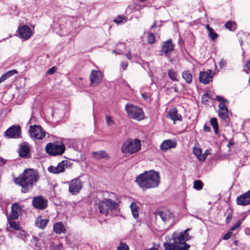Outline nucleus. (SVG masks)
<instances>
[{
    "instance_id": "f257e3e1",
    "label": "nucleus",
    "mask_w": 250,
    "mask_h": 250,
    "mask_svg": "<svg viewBox=\"0 0 250 250\" xmlns=\"http://www.w3.org/2000/svg\"><path fill=\"white\" fill-rule=\"evenodd\" d=\"M39 179L38 172L33 168H28L14 180L16 184L21 187V192L27 193L31 190L33 186Z\"/></svg>"
},
{
    "instance_id": "f03ea898",
    "label": "nucleus",
    "mask_w": 250,
    "mask_h": 250,
    "mask_svg": "<svg viewBox=\"0 0 250 250\" xmlns=\"http://www.w3.org/2000/svg\"><path fill=\"white\" fill-rule=\"evenodd\" d=\"M136 183L144 191L158 187L160 182L158 172L153 170L146 171L139 175L135 180Z\"/></svg>"
},
{
    "instance_id": "7ed1b4c3",
    "label": "nucleus",
    "mask_w": 250,
    "mask_h": 250,
    "mask_svg": "<svg viewBox=\"0 0 250 250\" xmlns=\"http://www.w3.org/2000/svg\"><path fill=\"white\" fill-rule=\"evenodd\" d=\"M190 238L188 235L184 236L182 233H174L172 236L173 243L165 242L163 246L165 250H188L189 246L186 242Z\"/></svg>"
},
{
    "instance_id": "20e7f679",
    "label": "nucleus",
    "mask_w": 250,
    "mask_h": 250,
    "mask_svg": "<svg viewBox=\"0 0 250 250\" xmlns=\"http://www.w3.org/2000/svg\"><path fill=\"white\" fill-rule=\"evenodd\" d=\"M141 144L137 139H128L124 142L121 147V152L124 154H133L141 149Z\"/></svg>"
},
{
    "instance_id": "39448f33",
    "label": "nucleus",
    "mask_w": 250,
    "mask_h": 250,
    "mask_svg": "<svg viewBox=\"0 0 250 250\" xmlns=\"http://www.w3.org/2000/svg\"><path fill=\"white\" fill-rule=\"evenodd\" d=\"M125 110L128 116L136 121H141L144 119V113L142 108L127 103L125 105Z\"/></svg>"
},
{
    "instance_id": "423d86ee",
    "label": "nucleus",
    "mask_w": 250,
    "mask_h": 250,
    "mask_svg": "<svg viewBox=\"0 0 250 250\" xmlns=\"http://www.w3.org/2000/svg\"><path fill=\"white\" fill-rule=\"evenodd\" d=\"M117 206V204L110 199H104L102 201H100L98 204V208L100 212L107 216L110 211L115 209Z\"/></svg>"
},
{
    "instance_id": "0eeeda50",
    "label": "nucleus",
    "mask_w": 250,
    "mask_h": 250,
    "mask_svg": "<svg viewBox=\"0 0 250 250\" xmlns=\"http://www.w3.org/2000/svg\"><path fill=\"white\" fill-rule=\"evenodd\" d=\"M46 152L50 155L56 156L62 155L65 150V146L63 144L48 143L45 147Z\"/></svg>"
},
{
    "instance_id": "6e6552de",
    "label": "nucleus",
    "mask_w": 250,
    "mask_h": 250,
    "mask_svg": "<svg viewBox=\"0 0 250 250\" xmlns=\"http://www.w3.org/2000/svg\"><path fill=\"white\" fill-rule=\"evenodd\" d=\"M216 99L220 102L218 105L219 117L223 119L228 118L229 117V110L226 105L228 103V100L221 96H216Z\"/></svg>"
},
{
    "instance_id": "1a4fd4ad",
    "label": "nucleus",
    "mask_w": 250,
    "mask_h": 250,
    "mask_svg": "<svg viewBox=\"0 0 250 250\" xmlns=\"http://www.w3.org/2000/svg\"><path fill=\"white\" fill-rule=\"evenodd\" d=\"M30 137L36 140H42L45 136L46 132L38 125H30L29 129Z\"/></svg>"
},
{
    "instance_id": "9d476101",
    "label": "nucleus",
    "mask_w": 250,
    "mask_h": 250,
    "mask_svg": "<svg viewBox=\"0 0 250 250\" xmlns=\"http://www.w3.org/2000/svg\"><path fill=\"white\" fill-rule=\"evenodd\" d=\"M67 183L69 192L72 195L78 194L82 188V184L79 178H75Z\"/></svg>"
},
{
    "instance_id": "9b49d317",
    "label": "nucleus",
    "mask_w": 250,
    "mask_h": 250,
    "mask_svg": "<svg viewBox=\"0 0 250 250\" xmlns=\"http://www.w3.org/2000/svg\"><path fill=\"white\" fill-rule=\"evenodd\" d=\"M68 162L67 160H63L58 163L56 167L50 166L48 168V171L53 174H59L63 172L66 168L67 167Z\"/></svg>"
},
{
    "instance_id": "f8f14e48",
    "label": "nucleus",
    "mask_w": 250,
    "mask_h": 250,
    "mask_svg": "<svg viewBox=\"0 0 250 250\" xmlns=\"http://www.w3.org/2000/svg\"><path fill=\"white\" fill-rule=\"evenodd\" d=\"M47 200L42 196L35 197L32 200L33 206L39 209L45 208L47 206Z\"/></svg>"
},
{
    "instance_id": "ddd939ff",
    "label": "nucleus",
    "mask_w": 250,
    "mask_h": 250,
    "mask_svg": "<svg viewBox=\"0 0 250 250\" xmlns=\"http://www.w3.org/2000/svg\"><path fill=\"white\" fill-rule=\"evenodd\" d=\"M158 214L165 223H170L173 222L175 215L171 211L168 209H164L159 211Z\"/></svg>"
},
{
    "instance_id": "4468645a",
    "label": "nucleus",
    "mask_w": 250,
    "mask_h": 250,
    "mask_svg": "<svg viewBox=\"0 0 250 250\" xmlns=\"http://www.w3.org/2000/svg\"><path fill=\"white\" fill-rule=\"evenodd\" d=\"M5 133L8 138H18L21 135V127L19 125L12 126L5 131Z\"/></svg>"
},
{
    "instance_id": "2eb2a0df",
    "label": "nucleus",
    "mask_w": 250,
    "mask_h": 250,
    "mask_svg": "<svg viewBox=\"0 0 250 250\" xmlns=\"http://www.w3.org/2000/svg\"><path fill=\"white\" fill-rule=\"evenodd\" d=\"M237 205L243 206L250 204V189L236 198Z\"/></svg>"
},
{
    "instance_id": "dca6fc26",
    "label": "nucleus",
    "mask_w": 250,
    "mask_h": 250,
    "mask_svg": "<svg viewBox=\"0 0 250 250\" xmlns=\"http://www.w3.org/2000/svg\"><path fill=\"white\" fill-rule=\"evenodd\" d=\"M212 70H208L206 72H200L199 78L201 83L206 84L212 81Z\"/></svg>"
},
{
    "instance_id": "f3484780",
    "label": "nucleus",
    "mask_w": 250,
    "mask_h": 250,
    "mask_svg": "<svg viewBox=\"0 0 250 250\" xmlns=\"http://www.w3.org/2000/svg\"><path fill=\"white\" fill-rule=\"evenodd\" d=\"M91 85L95 86L99 83L102 79V73L100 71L92 70L90 76Z\"/></svg>"
},
{
    "instance_id": "a211bd4d",
    "label": "nucleus",
    "mask_w": 250,
    "mask_h": 250,
    "mask_svg": "<svg viewBox=\"0 0 250 250\" xmlns=\"http://www.w3.org/2000/svg\"><path fill=\"white\" fill-rule=\"evenodd\" d=\"M18 32L20 36V37L25 40L29 39L32 35L30 28L26 25H23L21 27H19L18 30Z\"/></svg>"
},
{
    "instance_id": "6ab92c4d",
    "label": "nucleus",
    "mask_w": 250,
    "mask_h": 250,
    "mask_svg": "<svg viewBox=\"0 0 250 250\" xmlns=\"http://www.w3.org/2000/svg\"><path fill=\"white\" fill-rule=\"evenodd\" d=\"M21 210V207L18 203L13 204L11 207L10 218L12 220L18 219Z\"/></svg>"
},
{
    "instance_id": "aec40b11",
    "label": "nucleus",
    "mask_w": 250,
    "mask_h": 250,
    "mask_svg": "<svg viewBox=\"0 0 250 250\" xmlns=\"http://www.w3.org/2000/svg\"><path fill=\"white\" fill-rule=\"evenodd\" d=\"M176 146V143L171 140H167L163 142L160 145V148L163 152L172 148H175Z\"/></svg>"
},
{
    "instance_id": "412c9836",
    "label": "nucleus",
    "mask_w": 250,
    "mask_h": 250,
    "mask_svg": "<svg viewBox=\"0 0 250 250\" xmlns=\"http://www.w3.org/2000/svg\"><path fill=\"white\" fill-rule=\"evenodd\" d=\"M19 154L22 158H28L30 157V147L28 144L21 146L19 150Z\"/></svg>"
},
{
    "instance_id": "4be33fe9",
    "label": "nucleus",
    "mask_w": 250,
    "mask_h": 250,
    "mask_svg": "<svg viewBox=\"0 0 250 250\" xmlns=\"http://www.w3.org/2000/svg\"><path fill=\"white\" fill-rule=\"evenodd\" d=\"M167 117L173 120L174 124L175 123V121H182V116L178 113L177 110L175 108L169 110Z\"/></svg>"
},
{
    "instance_id": "5701e85b",
    "label": "nucleus",
    "mask_w": 250,
    "mask_h": 250,
    "mask_svg": "<svg viewBox=\"0 0 250 250\" xmlns=\"http://www.w3.org/2000/svg\"><path fill=\"white\" fill-rule=\"evenodd\" d=\"M173 49V45L171 40H168L165 42L162 46V51L167 55L168 52H171Z\"/></svg>"
},
{
    "instance_id": "b1692460",
    "label": "nucleus",
    "mask_w": 250,
    "mask_h": 250,
    "mask_svg": "<svg viewBox=\"0 0 250 250\" xmlns=\"http://www.w3.org/2000/svg\"><path fill=\"white\" fill-rule=\"evenodd\" d=\"M48 221V219H43L42 216H39L36 219L35 224L38 228L41 229H44Z\"/></svg>"
},
{
    "instance_id": "393cba45",
    "label": "nucleus",
    "mask_w": 250,
    "mask_h": 250,
    "mask_svg": "<svg viewBox=\"0 0 250 250\" xmlns=\"http://www.w3.org/2000/svg\"><path fill=\"white\" fill-rule=\"evenodd\" d=\"M92 155L94 158L96 159L108 158L107 153L104 150H100L93 152Z\"/></svg>"
},
{
    "instance_id": "a878e982",
    "label": "nucleus",
    "mask_w": 250,
    "mask_h": 250,
    "mask_svg": "<svg viewBox=\"0 0 250 250\" xmlns=\"http://www.w3.org/2000/svg\"><path fill=\"white\" fill-rule=\"evenodd\" d=\"M193 153L198 158L199 160L201 161H204L206 158V155L201 154L202 150L199 147H193Z\"/></svg>"
},
{
    "instance_id": "bb28decb",
    "label": "nucleus",
    "mask_w": 250,
    "mask_h": 250,
    "mask_svg": "<svg viewBox=\"0 0 250 250\" xmlns=\"http://www.w3.org/2000/svg\"><path fill=\"white\" fill-rule=\"evenodd\" d=\"M53 230L57 234H61L64 232L65 227L62 223L58 222L54 224Z\"/></svg>"
},
{
    "instance_id": "cd10ccee",
    "label": "nucleus",
    "mask_w": 250,
    "mask_h": 250,
    "mask_svg": "<svg viewBox=\"0 0 250 250\" xmlns=\"http://www.w3.org/2000/svg\"><path fill=\"white\" fill-rule=\"evenodd\" d=\"M206 28L208 30V36L212 41H214L218 37V34L214 32L213 28L210 27L208 24L206 25Z\"/></svg>"
},
{
    "instance_id": "c85d7f7f",
    "label": "nucleus",
    "mask_w": 250,
    "mask_h": 250,
    "mask_svg": "<svg viewBox=\"0 0 250 250\" xmlns=\"http://www.w3.org/2000/svg\"><path fill=\"white\" fill-rule=\"evenodd\" d=\"M132 214L134 218H137L138 217V207L135 202H132L130 206Z\"/></svg>"
},
{
    "instance_id": "c756f323",
    "label": "nucleus",
    "mask_w": 250,
    "mask_h": 250,
    "mask_svg": "<svg viewBox=\"0 0 250 250\" xmlns=\"http://www.w3.org/2000/svg\"><path fill=\"white\" fill-rule=\"evenodd\" d=\"M183 78L188 83H190L192 81V75L188 71H185L182 74Z\"/></svg>"
},
{
    "instance_id": "7c9ffc66",
    "label": "nucleus",
    "mask_w": 250,
    "mask_h": 250,
    "mask_svg": "<svg viewBox=\"0 0 250 250\" xmlns=\"http://www.w3.org/2000/svg\"><path fill=\"white\" fill-rule=\"evenodd\" d=\"M210 124L214 128V131L216 134L218 133V125L217 121V119L215 118H212L210 119Z\"/></svg>"
},
{
    "instance_id": "2f4dec72",
    "label": "nucleus",
    "mask_w": 250,
    "mask_h": 250,
    "mask_svg": "<svg viewBox=\"0 0 250 250\" xmlns=\"http://www.w3.org/2000/svg\"><path fill=\"white\" fill-rule=\"evenodd\" d=\"M126 21L125 18L123 16H118L114 20V21L117 24L124 23Z\"/></svg>"
},
{
    "instance_id": "473e14b6",
    "label": "nucleus",
    "mask_w": 250,
    "mask_h": 250,
    "mask_svg": "<svg viewBox=\"0 0 250 250\" xmlns=\"http://www.w3.org/2000/svg\"><path fill=\"white\" fill-rule=\"evenodd\" d=\"M203 184L200 180H196L194 182L193 188L194 189L200 190L203 188Z\"/></svg>"
},
{
    "instance_id": "72a5a7b5",
    "label": "nucleus",
    "mask_w": 250,
    "mask_h": 250,
    "mask_svg": "<svg viewBox=\"0 0 250 250\" xmlns=\"http://www.w3.org/2000/svg\"><path fill=\"white\" fill-rule=\"evenodd\" d=\"M155 37L154 35L151 32L147 33V42L149 44H153L155 42Z\"/></svg>"
},
{
    "instance_id": "f704fd0d",
    "label": "nucleus",
    "mask_w": 250,
    "mask_h": 250,
    "mask_svg": "<svg viewBox=\"0 0 250 250\" xmlns=\"http://www.w3.org/2000/svg\"><path fill=\"white\" fill-rule=\"evenodd\" d=\"M168 74L169 78L173 81H177V74L172 69L168 70Z\"/></svg>"
},
{
    "instance_id": "c9c22d12",
    "label": "nucleus",
    "mask_w": 250,
    "mask_h": 250,
    "mask_svg": "<svg viewBox=\"0 0 250 250\" xmlns=\"http://www.w3.org/2000/svg\"><path fill=\"white\" fill-rule=\"evenodd\" d=\"M225 27L229 30H234L236 28V24L231 21H228L225 24Z\"/></svg>"
},
{
    "instance_id": "e433bc0d",
    "label": "nucleus",
    "mask_w": 250,
    "mask_h": 250,
    "mask_svg": "<svg viewBox=\"0 0 250 250\" xmlns=\"http://www.w3.org/2000/svg\"><path fill=\"white\" fill-rule=\"evenodd\" d=\"M8 220L9 221L10 227L11 228H13L15 230H18L20 229V226L18 223L16 222L11 221L10 218H8Z\"/></svg>"
},
{
    "instance_id": "4c0bfd02",
    "label": "nucleus",
    "mask_w": 250,
    "mask_h": 250,
    "mask_svg": "<svg viewBox=\"0 0 250 250\" xmlns=\"http://www.w3.org/2000/svg\"><path fill=\"white\" fill-rule=\"evenodd\" d=\"M117 250H129L128 246L126 244L121 243Z\"/></svg>"
},
{
    "instance_id": "58836bf2",
    "label": "nucleus",
    "mask_w": 250,
    "mask_h": 250,
    "mask_svg": "<svg viewBox=\"0 0 250 250\" xmlns=\"http://www.w3.org/2000/svg\"><path fill=\"white\" fill-rule=\"evenodd\" d=\"M242 220H238L235 224H234L231 228H230V231H232L234 230H235L236 229L238 228L240 225L242 224Z\"/></svg>"
},
{
    "instance_id": "ea45409f",
    "label": "nucleus",
    "mask_w": 250,
    "mask_h": 250,
    "mask_svg": "<svg viewBox=\"0 0 250 250\" xmlns=\"http://www.w3.org/2000/svg\"><path fill=\"white\" fill-rule=\"evenodd\" d=\"M51 249H54L56 250H60L62 249V244H59V245L54 246V243H52L51 244Z\"/></svg>"
},
{
    "instance_id": "a19ab883",
    "label": "nucleus",
    "mask_w": 250,
    "mask_h": 250,
    "mask_svg": "<svg viewBox=\"0 0 250 250\" xmlns=\"http://www.w3.org/2000/svg\"><path fill=\"white\" fill-rule=\"evenodd\" d=\"M16 73H17V71L15 69H13V70H9V71H7L5 73V74L7 76V77L9 78L11 76L14 75V74H15Z\"/></svg>"
},
{
    "instance_id": "79ce46f5",
    "label": "nucleus",
    "mask_w": 250,
    "mask_h": 250,
    "mask_svg": "<svg viewBox=\"0 0 250 250\" xmlns=\"http://www.w3.org/2000/svg\"><path fill=\"white\" fill-rule=\"evenodd\" d=\"M208 93L204 94L202 97V103L206 104V103L208 102Z\"/></svg>"
},
{
    "instance_id": "37998d69",
    "label": "nucleus",
    "mask_w": 250,
    "mask_h": 250,
    "mask_svg": "<svg viewBox=\"0 0 250 250\" xmlns=\"http://www.w3.org/2000/svg\"><path fill=\"white\" fill-rule=\"evenodd\" d=\"M226 64L227 62L223 59H221L218 63L219 67L221 69L226 66Z\"/></svg>"
},
{
    "instance_id": "c03bdc74",
    "label": "nucleus",
    "mask_w": 250,
    "mask_h": 250,
    "mask_svg": "<svg viewBox=\"0 0 250 250\" xmlns=\"http://www.w3.org/2000/svg\"><path fill=\"white\" fill-rule=\"evenodd\" d=\"M106 122L108 125H111L113 124V121L109 116H106L105 118Z\"/></svg>"
},
{
    "instance_id": "a18cd8bd",
    "label": "nucleus",
    "mask_w": 250,
    "mask_h": 250,
    "mask_svg": "<svg viewBox=\"0 0 250 250\" xmlns=\"http://www.w3.org/2000/svg\"><path fill=\"white\" fill-rule=\"evenodd\" d=\"M232 232L231 231H229L228 233H227L223 237L224 240H228L229 239L231 236Z\"/></svg>"
},
{
    "instance_id": "49530a36",
    "label": "nucleus",
    "mask_w": 250,
    "mask_h": 250,
    "mask_svg": "<svg viewBox=\"0 0 250 250\" xmlns=\"http://www.w3.org/2000/svg\"><path fill=\"white\" fill-rule=\"evenodd\" d=\"M56 68L55 67H52L51 68H49L47 71V73L49 74H53L56 71Z\"/></svg>"
},
{
    "instance_id": "de8ad7c7",
    "label": "nucleus",
    "mask_w": 250,
    "mask_h": 250,
    "mask_svg": "<svg viewBox=\"0 0 250 250\" xmlns=\"http://www.w3.org/2000/svg\"><path fill=\"white\" fill-rule=\"evenodd\" d=\"M128 65V64L127 62H122L121 63V67H122V68L124 69V70H125L127 66Z\"/></svg>"
},
{
    "instance_id": "09e8293b",
    "label": "nucleus",
    "mask_w": 250,
    "mask_h": 250,
    "mask_svg": "<svg viewBox=\"0 0 250 250\" xmlns=\"http://www.w3.org/2000/svg\"><path fill=\"white\" fill-rule=\"evenodd\" d=\"M8 78L7 77V76L6 75L5 73L3 74L1 77L0 78V80L1 81V82H3L5 80H6L7 79H8Z\"/></svg>"
},
{
    "instance_id": "8fccbe9b",
    "label": "nucleus",
    "mask_w": 250,
    "mask_h": 250,
    "mask_svg": "<svg viewBox=\"0 0 250 250\" xmlns=\"http://www.w3.org/2000/svg\"><path fill=\"white\" fill-rule=\"evenodd\" d=\"M245 66L247 68V69L250 71V59L246 62Z\"/></svg>"
},
{
    "instance_id": "3c124183",
    "label": "nucleus",
    "mask_w": 250,
    "mask_h": 250,
    "mask_svg": "<svg viewBox=\"0 0 250 250\" xmlns=\"http://www.w3.org/2000/svg\"><path fill=\"white\" fill-rule=\"evenodd\" d=\"M204 129L206 132H209L210 131V127L206 125H205L204 126Z\"/></svg>"
},
{
    "instance_id": "603ef678",
    "label": "nucleus",
    "mask_w": 250,
    "mask_h": 250,
    "mask_svg": "<svg viewBox=\"0 0 250 250\" xmlns=\"http://www.w3.org/2000/svg\"><path fill=\"white\" fill-rule=\"evenodd\" d=\"M189 230V228H188V229H186L184 231V232H181V233L183 234V235H184V236H186V235H188V236H189V234L188 233V231Z\"/></svg>"
},
{
    "instance_id": "864d4df0",
    "label": "nucleus",
    "mask_w": 250,
    "mask_h": 250,
    "mask_svg": "<svg viewBox=\"0 0 250 250\" xmlns=\"http://www.w3.org/2000/svg\"><path fill=\"white\" fill-rule=\"evenodd\" d=\"M6 160L3 159L2 158L0 157V163L2 164V165H4L6 163Z\"/></svg>"
},
{
    "instance_id": "5fc2aeb1",
    "label": "nucleus",
    "mask_w": 250,
    "mask_h": 250,
    "mask_svg": "<svg viewBox=\"0 0 250 250\" xmlns=\"http://www.w3.org/2000/svg\"><path fill=\"white\" fill-rule=\"evenodd\" d=\"M125 56L128 60H130L131 59V56L130 52H129L128 53L126 54L125 55Z\"/></svg>"
},
{
    "instance_id": "6e6d98bb",
    "label": "nucleus",
    "mask_w": 250,
    "mask_h": 250,
    "mask_svg": "<svg viewBox=\"0 0 250 250\" xmlns=\"http://www.w3.org/2000/svg\"><path fill=\"white\" fill-rule=\"evenodd\" d=\"M142 97L145 100H146L147 98V97L146 93H142Z\"/></svg>"
},
{
    "instance_id": "4d7b16f0",
    "label": "nucleus",
    "mask_w": 250,
    "mask_h": 250,
    "mask_svg": "<svg viewBox=\"0 0 250 250\" xmlns=\"http://www.w3.org/2000/svg\"><path fill=\"white\" fill-rule=\"evenodd\" d=\"M231 217V215H230L229 214L228 215V216H227V218H226V221H227V222H229V221L230 220V219Z\"/></svg>"
},
{
    "instance_id": "13d9d810",
    "label": "nucleus",
    "mask_w": 250,
    "mask_h": 250,
    "mask_svg": "<svg viewBox=\"0 0 250 250\" xmlns=\"http://www.w3.org/2000/svg\"><path fill=\"white\" fill-rule=\"evenodd\" d=\"M157 27V25H156V21H154L153 24H152V25L151 26V29H153L154 28H156Z\"/></svg>"
},
{
    "instance_id": "bf43d9fd",
    "label": "nucleus",
    "mask_w": 250,
    "mask_h": 250,
    "mask_svg": "<svg viewBox=\"0 0 250 250\" xmlns=\"http://www.w3.org/2000/svg\"><path fill=\"white\" fill-rule=\"evenodd\" d=\"M232 145H233V143H232V142L231 141H229V143H228V145H227V146H228V147H230L231 146H232Z\"/></svg>"
},
{
    "instance_id": "052dcab7",
    "label": "nucleus",
    "mask_w": 250,
    "mask_h": 250,
    "mask_svg": "<svg viewBox=\"0 0 250 250\" xmlns=\"http://www.w3.org/2000/svg\"><path fill=\"white\" fill-rule=\"evenodd\" d=\"M147 250H158L155 248H151L149 249H147Z\"/></svg>"
},
{
    "instance_id": "680f3d73",
    "label": "nucleus",
    "mask_w": 250,
    "mask_h": 250,
    "mask_svg": "<svg viewBox=\"0 0 250 250\" xmlns=\"http://www.w3.org/2000/svg\"><path fill=\"white\" fill-rule=\"evenodd\" d=\"M174 90L175 92H178V88L177 87H174Z\"/></svg>"
},
{
    "instance_id": "e2e57ef3",
    "label": "nucleus",
    "mask_w": 250,
    "mask_h": 250,
    "mask_svg": "<svg viewBox=\"0 0 250 250\" xmlns=\"http://www.w3.org/2000/svg\"><path fill=\"white\" fill-rule=\"evenodd\" d=\"M184 208L185 209H187V207L185 203H184Z\"/></svg>"
},
{
    "instance_id": "0e129e2a",
    "label": "nucleus",
    "mask_w": 250,
    "mask_h": 250,
    "mask_svg": "<svg viewBox=\"0 0 250 250\" xmlns=\"http://www.w3.org/2000/svg\"><path fill=\"white\" fill-rule=\"evenodd\" d=\"M116 52V51L115 50H113L112 51V53H115Z\"/></svg>"
},
{
    "instance_id": "69168bd1",
    "label": "nucleus",
    "mask_w": 250,
    "mask_h": 250,
    "mask_svg": "<svg viewBox=\"0 0 250 250\" xmlns=\"http://www.w3.org/2000/svg\"><path fill=\"white\" fill-rule=\"evenodd\" d=\"M1 82H1V80H0V83Z\"/></svg>"
},
{
    "instance_id": "338daca9",
    "label": "nucleus",
    "mask_w": 250,
    "mask_h": 250,
    "mask_svg": "<svg viewBox=\"0 0 250 250\" xmlns=\"http://www.w3.org/2000/svg\"><path fill=\"white\" fill-rule=\"evenodd\" d=\"M249 83H250V79H249Z\"/></svg>"
}]
</instances>
